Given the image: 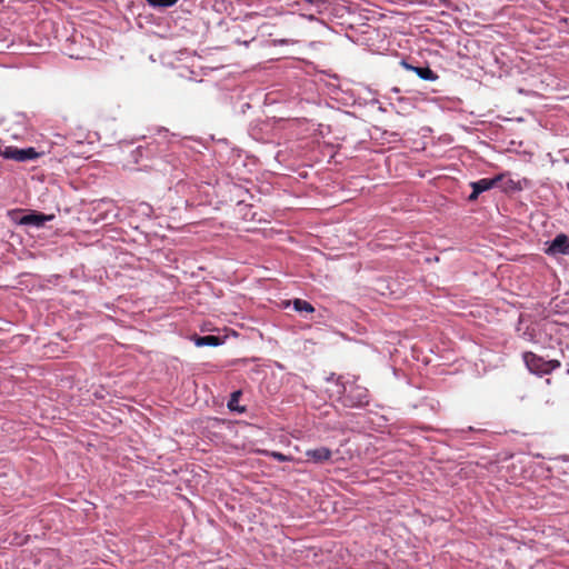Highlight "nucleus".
Here are the masks:
<instances>
[{
  "label": "nucleus",
  "instance_id": "1",
  "mask_svg": "<svg viewBox=\"0 0 569 569\" xmlns=\"http://www.w3.org/2000/svg\"><path fill=\"white\" fill-rule=\"evenodd\" d=\"M523 360L527 368L539 376L549 375L561 366L559 360H545L531 351L523 353Z\"/></svg>",
  "mask_w": 569,
  "mask_h": 569
},
{
  "label": "nucleus",
  "instance_id": "2",
  "mask_svg": "<svg viewBox=\"0 0 569 569\" xmlns=\"http://www.w3.org/2000/svg\"><path fill=\"white\" fill-rule=\"evenodd\" d=\"M369 403V391L367 388L355 382L345 387L343 405L350 408L363 407Z\"/></svg>",
  "mask_w": 569,
  "mask_h": 569
},
{
  "label": "nucleus",
  "instance_id": "3",
  "mask_svg": "<svg viewBox=\"0 0 569 569\" xmlns=\"http://www.w3.org/2000/svg\"><path fill=\"white\" fill-rule=\"evenodd\" d=\"M0 156H2L4 159L14 160L18 162H26L29 160L37 159L39 157V153L32 147L27 149H19L13 146L0 144Z\"/></svg>",
  "mask_w": 569,
  "mask_h": 569
},
{
  "label": "nucleus",
  "instance_id": "4",
  "mask_svg": "<svg viewBox=\"0 0 569 569\" xmlns=\"http://www.w3.org/2000/svg\"><path fill=\"white\" fill-rule=\"evenodd\" d=\"M501 179H502V176H497L491 179L483 178L478 181L471 182L470 186L472 188V192L469 196V200L470 201L476 200L480 193L488 191V190L492 189L493 187H496Z\"/></svg>",
  "mask_w": 569,
  "mask_h": 569
},
{
  "label": "nucleus",
  "instance_id": "5",
  "mask_svg": "<svg viewBox=\"0 0 569 569\" xmlns=\"http://www.w3.org/2000/svg\"><path fill=\"white\" fill-rule=\"evenodd\" d=\"M549 256L569 254V238L565 233L556 236L546 249Z\"/></svg>",
  "mask_w": 569,
  "mask_h": 569
},
{
  "label": "nucleus",
  "instance_id": "6",
  "mask_svg": "<svg viewBox=\"0 0 569 569\" xmlns=\"http://www.w3.org/2000/svg\"><path fill=\"white\" fill-rule=\"evenodd\" d=\"M332 452L327 447H320L316 449H309L306 451V457L308 460L313 461L315 463H322L331 459Z\"/></svg>",
  "mask_w": 569,
  "mask_h": 569
},
{
  "label": "nucleus",
  "instance_id": "7",
  "mask_svg": "<svg viewBox=\"0 0 569 569\" xmlns=\"http://www.w3.org/2000/svg\"><path fill=\"white\" fill-rule=\"evenodd\" d=\"M51 219H52V216H47V214L37 212V213L24 214L19 220V223L26 224V226L32 224L36 227H41L44 224V222H47Z\"/></svg>",
  "mask_w": 569,
  "mask_h": 569
},
{
  "label": "nucleus",
  "instance_id": "8",
  "mask_svg": "<svg viewBox=\"0 0 569 569\" xmlns=\"http://www.w3.org/2000/svg\"><path fill=\"white\" fill-rule=\"evenodd\" d=\"M401 64L406 69L412 70L413 72H416L417 76L419 78H421L422 80L435 81L438 79V76L429 67H413V66L407 63L406 61H402Z\"/></svg>",
  "mask_w": 569,
  "mask_h": 569
},
{
  "label": "nucleus",
  "instance_id": "9",
  "mask_svg": "<svg viewBox=\"0 0 569 569\" xmlns=\"http://www.w3.org/2000/svg\"><path fill=\"white\" fill-rule=\"evenodd\" d=\"M221 343V340L219 337L217 336H203V337H198L196 339V345L198 347H202V346H212V347H216V346H219Z\"/></svg>",
  "mask_w": 569,
  "mask_h": 569
},
{
  "label": "nucleus",
  "instance_id": "10",
  "mask_svg": "<svg viewBox=\"0 0 569 569\" xmlns=\"http://www.w3.org/2000/svg\"><path fill=\"white\" fill-rule=\"evenodd\" d=\"M292 303H293L295 310L298 311V312L311 313V312L315 311L313 306L310 302L306 301V300L295 299Z\"/></svg>",
  "mask_w": 569,
  "mask_h": 569
},
{
  "label": "nucleus",
  "instance_id": "11",
  "mask_svg": "<svg viewBox=\"0 0 569 569\" xmlns=\"http://www.w3.org/2000/svg\"><path fill=\"white\" fill-rule=\"evenodd\" d=\"M153 7L167 8L178 2V0H147Z\"/></svg>",
  "mask_w": 569,
  "mask_h": 569
},
{
  "label": "nucleus",
  "instance_id": "12",
  "mask_svg": "<svg viewBox=\"0 0 569 569\" xmlns=\"http://www.w3.org/2000/svg\"><path fill=\"white\" fill-rule=\"evenodd\" d=\"M241 396V391H234L231 393V397H230V400L228 402V408L230 410H237L238 409V401H239V398Z\"/></svg>",
  "mask_w": 569,
  "mask_h": 569
},
{
  "label": "nucleus",
  "instance_id": "13",
  "mask_svg": "<svg viewBox=\"0 0 569 569\" xmlns=\"http://www.w3.org/2000/svg\"><path fill=\"white\" fill-rule=\"evenodd\" d=\"M270 456L276 459L277 461H280V462H283V461H289L291 460L288 456L281 453V452H278V451H272L270 453Z\"/></svg>",
  "mask_w": 569,
  "mask_h": 569
},
{
  "label": "nucleus",
  "instance_id": "14",
  "mask_svg": "<svg viewBox=\"0 0 569 569\" xmlns=\"http://www.w3.org/2000/svg\"><path fill=\"white\" fill-rule=\"evenodd\" d=\"M2 2H3V0H0V3H2Z\"/></svg>",
  "mask_w": 569,
  "mask_h": 569
}]
</instances>
